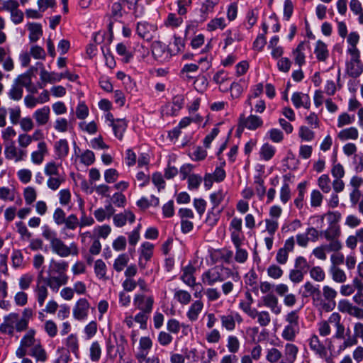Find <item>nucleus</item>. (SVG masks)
I'll return each instance as SVG.
<instances>
[{"label": "nucleus", "instance_id": "8fccbe9b", "mask_svg": "<svg viewBox=\"0 0 363 363\" xmlns=\"http://www.w3.org/2000/svg\"><path fill=\"white\" fill-rule=\"evenodd\" d=\"M23 197L26 203L30 205L36 200L37 191L33 187L27 186L23 190Z\"/></svg>", "mask_w": 363, "mask_h": 363}, {"label": "nucleus", "instance_id": "c756f323", "mask_svg": "<svg viewBox=\"0 0 363 363\" xmlns=\"http://www.w3.org/2000/svg\"><path fill=\"white\" fill-rule=\"evenodd\" d=\"M195 270V267L192 265H187L183 268L181 279L185 284L190 286H193L196 284V279L194 276Z\"/></svg>", "mask_w": 363, "mask_h": 363}, {"label": "nucleus", "instance_id": "aec40b11", "mask_svg": "<svg viewBox=\"0 0 363 363\" xmlns=\"http://www.w3.org/2000/svg\"><path fill=\"white\" fill-rule=\"evenodd\" d=\"M68 263L65 261H57L52 259L50 261L47 273L53 274H66Z\"/></svg>", "mask_w": 363, "mask_h": 363}, {"label": "nucleus", "instance_id": "864d4df0", "mask_svg": "<svg viewBox=\"0 0 363 363\" xmlns=\"http://www.w3.org/2000/svg\"><path fill=\"white\" fill-rule=\"evenodd\" d=\"M304 291L303 296L304 297H308L313 296L314 297L320 296V291L318 288H316L312 283L310 281H307L305 283L304 286Z\"/></svg>", "mask_w": 363, "mask_h": 363}, {"label": "nucleus", "instance_id": "b1692460", "mask_svg": "<svg viewBox=\"0 0 363 363\" xmlns=\"http://www.w3.org/2000/svg\"><path fill=\"white\" fill-rule=\"evenodd\" d=\"M55 153L57 159L63 160L69 154V147L66 139H60L54 145Z\"/></svg>", "mask_w": 363, "mask_h": 363}, {"label": "nucleus", "instance_id": "bf43d9fd", "mask_svg": "<svg viewBox=\"0 0 363 363\" xmlns=\"http://www.w3.org/2000/svg\"><path fill=\"white\" fill-rule=\"evenodd\" d=\"M323 196L319 190L314 189L311 194V206L312 207H319L322 204Z\"/></svg>", "mask_w": 363, "mask_h": 363}, {"label": "nucleus", "instance_id": "5701e85b", "mask_svg": "<svg viewBox=\"0 0 363 363\" xmlns=\"http://www.w3.org/2000/svg\"><path fill=\"white\" fill-rule=\"evenodd\" d=\"M291 101L296 108L301 106L308 109L311 106V100L308 94L301 92H295L293 94Z\"/></svg>", "mask_w": 363, "mask_h": 363}, {"label": "nucleus", "instance_id": "f8f14e48", "mask_svg": "<svg viewBox=\"0 0 363 363\" xmlns=\"http://www.w3.org/2000/svg\"><path fill=\"white\" fill-rule=\"evenodd\" d=\"M157 28L155 25L146 22H140L137 25V33L146 41L152 40L157 33Z\"/></svg>", "mask_w": 363, "mask_h": 363}, {"label": "nucleus", "instance_id": "473e14b6", "mask_svg": "<svg viewBox=\"0 0 363 363\" xmlns=\"http://www.w3.org/2000/svg\"><path fill=\"white\" fill-rule=\"evenodd\" d=\"M330 274L332 279L338 284L345 283L347 281V275L345 271L337 266H330Z\"/></svg>", "mask_w": 363, "mask_h": 363}, {"label": "nucleus", "instance_id": "423d86ee", "mask_svg": "<svg viewBox=\"0 0 363 363\" xmlns=\"http://www.w3.org/2000/svg\"><path fill=\"white\" fill-rule=\"evenodd\" d=\"M337 291L329 286H324L323 287V296L324 299L318 297H314L313 302L320 309L325 311L326 312L332 311L335 306V298L337 296Z\"/></svg>", "mask_w": 363, "mask_h": 363}, {"label": "nucleus", "instance_id": "6e6552de", "mask_svg": "<svg viewBox=\"0 0 363 363\" xmlns=\"http://www.w3.org/2000/svg\"><path fill=\"white\" fill-rule=\"evenodd\" d=\"M35 331L33 329L29 330L22 337L18 347L16 350V355L18 358L25 357L28 353V349L33 347L35 342Z\"/></svg>", "mask_w": 363, "mask_h": 363}, {"label": "nucleus", "instance_id": "7c9ffc66", "mask_svg": "<svg viewBox=\"0 0 363 363\" xmlns=\"http://www.w3.org/2000/svg\"><path fill=\"white\" fill-rule=\"evenodd\" d=\"M29 354L34 357L37 362H44L48 359L47 352L40 343H38L30 348Z\"/></svg>", "mask_w": 363, "mask_h": 363}, {"label": "nucleus", "instance_id": "6e6d98bb", "mask_svg": "<svg viewBox=\"0 0 363 363\" xmlns=\"http://www.w3.org/2000/svg\"><path fill=\"white\" fill-rule=\"evenodd\" d=\"M219 0H205L201 6V12L204 15V18L213 11L214 6L218 4Z\"/></svg>", "mask_w": 363, "mask_h": 363}, {"label": "nucleus", "instance_id": "4c0bfd02", "mask_svg": "<svg viewBox=\"0 0 363 363\" xmlns=\"http://www.w3.org/2000/svg\"><path fill=\"white\" fill-rule=\"evenodd\" d=\"M94 272L99 279H107L106 265L102 259H97L94 263Z\"/></svg>", "mask_w": 363, "mask_h": 363}, {"label": "nucleus", "instance_id": "de8ad7c7", "mask_svg": "<svg viewBox=\"0 0 363 363\" xmlns=\"http://www.w3.org/2000/svg\"><path fill=\"white\" fill-rule=\"evenodd\" d=\"M221 325L228 331H233L235 328V323L231 314L223 315L220 317Z\"/></svg>", "mask_w": 363, "mask_h": 363}, {"label": "nucleus", "instance_id": "bb28decb", "mask_svg": "<svg viewBox=\"0 0 363 363\" xmlns=\"http://www.w3.org/2000/svg\"><path fill=\"white\" fill-rule=\"evenodd\" d=\"M314 53L318 61L325 62L329 57L327 45L321 40H318L314 48Z\"/></svg>", "mask_w": 363, "mask_h": 363}, {"label": "nucleus", "instance_id": "a211bd4d", "mask_svg": "<svg viewBox=\"0 0 363 363\" xmlns=\"http://www.w3.org/2000/svg\"><path fill=\"white\" fill-rule=\"evenodd\" d=\"M135 219V216L132 211L129 210H125L122 213L114 215L113 221L116 226L121 228L124 226L127 221L130 223H133Z\"/></svg>", "mask_w": 363, "mask_h": 363}, {"label": "nucleus", "instance_id": "f257e3e1", "mask_svg": "<svg viewBox=\"0 0 363 363\" xmlns=\"http://www.w3.org/2000/svg\"><path fill=\"white\" fill-rule=\"evenodd\" d=\"M68 282L67 274H48L47 277L43 275V269H41L37 276L36 285L34 288L38 304L42 307L48 296L49 287L51 291L57 292L62 286Z\"/></svg>", "mask_w": 363, "mask_h": 363}, {"label": "nucleus", "instance_id": "a878e982", "mask_svg": "<svg viewBox=\"0 0 363 363\" xmlns=\"http://www.w3.org/2000/svg\"><path fill=\"white\" fill-rule=\"evenodd\" d=\"M203 308V302L200 300L195 301L193 303H191L188 311L186 312V316L189 320L191 322L197 320Z\"/></svg>", "mask_w": 363, "mask_h": 363}, {"label": "nucleus", "instance_id": "c03bdc74", "mask_svg": "<svg viewBox=\"0 0 363 363\" xmlns=\"http://www.w3.org/2000/svg\"><path fill=\"white\" fill-rule=\"evenodd\" d=\"M126 126L127 124L124 120L117 119L112 126L115 136L121 140Z\"/></svg>", "mask_w": 363, "mask_h": 363}, {"label": "nucleus", "instance_id": "7ed1b4c3", "mask_svg": "<svg viewBox=\"0 0 363 363\" xmlns=\"http://www.w3.org/2000/svg\"><path fill=\"white\" fill-rule=\"evenodd\" d=\"M43 238L50 242V248L53 253L61 257H67L69 255H77L79 250L74 242H72L69 246L57 236V233L49 228L45 227L43 233Z\"/></svg>", "mask_w": 363, "mask_h": 363}, {"label": "nucleus", "instance_id": "2eb2a0df", "mask_svg": "<svg viewBox=\"0 0 363 363\" xmlns=\"http://www.w3.org/2000/svg\"><path fill=\"white\" fill-rule=\"evenodd\" d=\"M48 153V147L45 141H40L38 143L37 150L30 153V161L33 164L40 165L45 156Z\"/></svg>", "mask_w": 363, "mask_h": 363}, {"label": "nucleus", "instance_id": "39448f33", "mask_svg": "<svg viewBox=\"0 0 363 363\" xmlns=\"http://www.w3.org/2000/svg\"><path fill=\"white\" fill-rule=\"evenodd\" d=\"M299 316L296 311H292L285 316L286 325L281 333L284 340L292 342L295 340L296 335L299 333Z\"/></svg>", "mask_w": 363, "mask_h": 363}, {"label": "nucleus", "instance_id": "393cba45", "mask_svg": "<svg viewBox=\"0 0 363 363\" xmlns=\"http://www.w3.org/2000/svg\"><path fill=\"white\" fill-rule=\"evenodd\" d=\"M115 213L113 206L109 203L105 208H99L94 211V216L99 222H103L106 218L109 219Z\"/></svg>", "mask_w": 363, "mask_h": 363}, {"label": "nucleus", "instance_id": "c9c22d12", "mask_svg": "<svg viewBox=\"0 0 363 363\" xmlns=\"http://www.w3.org/2000/svg\"><path fill=\"white\" fill-rule=\"evenodd\" d=\"M308 344L311 350L316 354L322 355L325 353V347L320 342L318 335H313L308 340Z\"/></svg>", "mask_w": 363, "mask_h": 363}, {"label": "nucleus", "instance_id": "69168bd1", "mask_svg": "<svg viewBox=\"0 0 363 363\" xmlns=\"http://www.w3.org/2000/svg\"><path fill=\"white\" fill-rule=\"evenodd\" d=\"M65 228L68 230H75L79 226V219L75 214H70L65 218V222L63 223Z\"/></svg>", "mask_w": 363, "mask_h": 363}, {"label": "nucleus", "instance_id": "72a5a7b5", "mask_svg": "<svg viewBox=\"0 0 363 363\" xmlns=\"http://www.w3.org/2000/svg\"><path fill=\"white\" fill-rule=\"evenodd\" d=\"M298 352V347L291 343H287L284 348V358L288 363H294L297 357Z\"/></svg>", "mask_w": 363, "mask_h": 363}, {"label": "nucleus", "instance_id": "a18cd8bd", "mask_svg": "<svg viewBox=\"0 0 363 363\" xmlns=\"http://www.w3.org/2000/svg\"><path fill=\"white\" fill-rule=\"evenodd\" d=\"M226 26L225 20L223 17L215 18L212 19L207 25V28L210 31L217 29L223 30Z\"/></svg>", "mask_w": 363, "mask_h": 363}, {"label": "nucleus", "instance_id": "e2e57ef3", "mask_svg": "<svg viewBox=\"0 0 363 363\" xmlns=\"http://www.w3.org/2000/svg\"><path fill=\"white\" fill-rule=\"evenodd\" d=\"M70 124L69 121L64 118H57L54 125V128L60 133H65L68 130Z\"/></svg>", "mask_w": 363, "mask_h": 363}, {"label": "nucleus", "instance_id": "79ce46f5", "mask_svg": "<svg viewBox=\"0 0 363 363\" xmlns=\"http://www.w3.org/2000/svg\"><path fill=\"white\" fill-rule=\"evenodd\" d=\"M59 167L60 165L57 164L55 162H48L44 167V173L48 177L60 175Z\"/></svg>", "mask_w": 363, "mask_h": 363}, {"label": "nucleus", "instance_id": "09e8293b", "mask_svg": "<svg viewBox=\"0 0 363 363\" xmlns=\"http://www.w3.org/2000/svg\"><path fill=\"white\" fill-rule=\"evenodd\" d=\"M31 77L32 70H28L24 74L18 76L16 79V83H17L20 86H24L26 89L32 84Z\"/></svg>", "mask_w": 363, "mask_h": 363}, {"label": "nucleus", "instance_id": "1a4fd4ad", "mask_svg": "<svg viewBox=\"0 0 363 363\" xmlns=\"http://www.w3.org/2000/svg\"><path fill=\"white\" fill-rule=\"evenodd\" d=\"M350 60L346 65V71L349 76L357 78L363 72V65L360 60V54H350Z\"/></svg>", "mask_w": 363, "mask_h": 363}, {"label": "nucleus", "instance_id": "f03ea898", "mask_svg": "<svg viewBox=\"0 0 363 363\" xmlns=\"http://www.w3.org/2000/svg\"><path fill=\"white\" fill-rule=\"evenodd\" d=\"M33 316L32 308H26L22 311L21 317L18 313H10L4 317V321L0 325V331L9 335H13L14 332L21 333L28 328L29 320Z\"/></svg>", "mask_w": 363, "mask_h": 363}, {"label": "nucleus", "instance_id": "c85d7f7f", "mask_svg": "<svg viewBox=\"0 0 363 363\" xmlns=\"http://www.w3.org/2000/svg\"><path fill=\"white\" fill-rule=\"evenodd\" d=\"M40 77L43 82L53 84L62 79V75L54 72H49L43 67L40 69Z\"/></svg>", "mask_w": 363, "mask_h": 363}, {"label": "nucleus", "instance_id": "4be33fe9", "mask_svg": "<svg viewBox=\"0 0 363 363\" xmlns=\"http://www.w3.org/2000/svg\"><path fill=\"white\" fill-rule=\"evenodd\" d=\"M50 109L49 106H43L41 108L37 109L33 113V118L35 120V122L38 125H45L50 119Z\"/></svg>", "mask_w": 363, "mask_h": 363}, {"label": "nucleus", "instance_id": "603ef678", "mask_svg": "<svg viewBox=\"0 0 363 363\" xmlns=\"http://www.w3.org/2000/svg\"><path fill=\"white\" fill-rule=\"evenodd\" d=\"M128 257L125 254L120 255L114 261L113 269L118 272H121L128 264Z\"/></svg>", "mask_w": 363, "mask_h": 363}, {"label": "nucleus", "instance_id": "338daca9", "mask_svg": "<svg viewBox=\"0 0 363 363\" xmlns=\"http://www.w3.org/2000/svg\"><path fill=\"white\" fill-rule=\"evenodd\" d=\"M182 22L183 19L181 17H177L174 13H169L164 24L167 27L175 28L180 26Z\"/></svg>", "mask_w": 363, "mask_h": 363}, {"label": "nucleus", "instance_id": "6ab92c4d", "mask_svg": "<svg viewBox=\"0 0 363 363\" xmlns=\"http://www.w3.org/2000/svg\"><path fill=\"white\" fill-rule=\"evenodd\" d=\"M240 123L242 125L251 130H256L263 124L262 118L255 115H250L247 118L242 116L240 118Z\"/></svg>", "mask_w": 363, "mask_h": 363}, {"label": "nucleus", "instance_id": "4468645a", "mask_svg": "<svg viewBox=\"0 0 363 363\" xmlns=\"http://www.w3.org/2000/svg\"><path fill=\"white\" fill-rule=\"evenodd\" d=\"M152 54L155 60L164 62L171 57V54L165 44L160 41H155L152 45Z\"/></svg>", "mask_w": 363, "mask_h": 363}, {"label": "nucleus", "instance_id": "cd10ccee", "mask_svg": "<svg viewBox=\"0 0 363 363\" xmlns=\"http://www.w3.org/2000/svg\"><path fill=\"white\" fill-rule=\"evenodd\" d=\"M29 30V40L34 43L38 41L43 35L42 26L40 23H29L27 24Z\"/></svg>", "mask_w": 363, "mask_h": 363}, {"label": "nucleus", "instance_id": "f3484780", "mask_svg": "<svg viewBox=\"0 0 363 363\" xmlns=\"http://www.w3.org/2000/svg\"><path fill=\"white\" fill-rule=\"evenodd\" d=\"M134 305L143 312L150 313L152 311L153 299L151 296L144 295H135L133 301Z\"/></svg>", "mask_w": 363, "mask_h": 363}, {"label": "nucleus", "instance_id": "ddd939ff", "mask_svg": "<svg viewBox=\"0 0 363 363\" xmlns=\"http://www.w3.org/2000/svg\"><path fill=\"white\" fill-rule=\"evenodd\" d=\"M274 291L279 296L284 297V303L288 307L294 306L296 303V297L293 294H289V289L285 284H279L274 286Z\"/></svg>", "mask_w": 363, "mask_h": 363}, {"label": "nucleus", "instance_id": "37998d69", "mask_svg": "<svg viewBox=\"0 0 363 363\" xmlns=\"http://www.w3.org/2000/svg\"><path fill=\"white\" fill-rule=\"evenodd\" d=\"M228 351L234 354L237 353L240 347V343L238 338L234 335H229L227 339V345Z\"/></svg>", "mask_w": 363, "mask_h": 363}, {"label": "nucleus", "instance_id": "f704fd0d", "mask_svg": "<svg viewBox=\"0 0 363 363\" xmlns=\"http://www.w3.org/2000/svg\"><path fill=\"white\" fill-rule=\"evenodd\" d=\"M359 40V35L356 32H351L347 37V43L349 48H347V52L349 54H360L359 50L357 48V45Z\"/></svg>", "mask_w": 363, "mask_h": 363}, {"label": "nucleus", "instance_id": "0e129e2a", "mask_svg": "<svg viewBox=\"0 0 363 363\" xmlns=\"http://www.w3.org/2000/svg\"><path fill=\"white\" fill-rule=\"evenodd\" d=\"M225 193L223 190H218L210 196L211 202L213 204V208L218 206L219 204L223 201Z\"/></svg>", "mask_w": 363, "mask_h": 363}, {"label": "nucleus", "instance_id": "a19ab883", "mask_svg": "<svg viewBox=\"0 0 363 363\" xmlns=\"http://www.w3.org/2000/svg\"><path fill=\"white\" fill-rule=\"evenodd\" d=\"M330 179L328 174H322L317 181V184L320 189L325 194H328L331 190Z\"/></svg>", "mask_w": 363, "mask_h": 363}, {"label": "nucleus", "instance_id": "e433bc0d", "mask_svg": "<svg viewBox=\"0 0 363 363\" xmlns=\"http://www.w3.org/2000/svg\"><path fill=\"white\" fill-rule=\"evenodd\" d=\"M65 345L67 347V351L72 352L76 357H78L79 352V340L76 335H69L65 341Z\"/></svg>", "mask_w": 363, "mask_h": 363}, {"label": "nucleus", "instance_id": "680f3d73", "mask_svg": "<svg viewBox=\"0 0 363 363\" xmlns=\"http://www.w3.org/2000/svg\"><path fill=\"white\" fill-rule=\"evenodd\" d=\"M354 121V116H350L347 113H341L337 118V127L342 128L345 125L352 124Z\"/></svg>", "mask_w": 363, "mask_h": 363}, {"label": "nucleus", "instance_id": "9d476101", "mask_svg": "<svg viewBox=\"0 0 363 363\" xmlns=\"http://www.w3.org/2000/svg\"><path fill=\"white\" fill-rule=\"evenodd\" d=\"M90 304L89 301L84 298H79L75 303L72 309L73 317L78 320H82L87 318Z\"/></svg>", "mask_w": 363, "mask_h": 363}, {"label": "nucleus", "instance_id": "3c124183", "mask_svg": "<svg viewBox=\"0 0 363 363\" xmlns=\"http://www.w3.org/2000/svg\"><path fill=\"white\" fill-rule=\"evenodd\" d=\"M199 67L195 64H188L184 66L182 69V72L184 75V77L187 79H192L195 77L194 75V73L197 72Z\"/></svg>", "mask_w": 363, "mask_h": 363}, {"label": "nucleus", "instance_id": "5fc2aeb1", "mask_svg": "<svg viewBox=\"0 0 363 363\" xmlns=\"http://www.w3.org/2000/svg\"><path fill=\"white\" fill-rule=\"evenodd\" d=\"M281 357V352L275 347H272L267 350L266 359L270 363H277L280 360Z\"/></svg>", "mask_w": 363, "mask_h": 363}, {"label": "nucleus", "instance_id": "052dcab7", "mask_svg": "<svg viewBox=\"0 0 363 363\" xmlns=\"http://www.w3.org/2000/svg\"><path fill=\"white\" fill-rule=\"evenodd\" d=\"M174 298L182 304H188L191 299V294L184 290H179L175 292Z\"/></svg>", "mask_w": 363, "mask_h": 363}, {"label": "nucleus", "instance_id": "ea45409f", "mask_svg": "<svg viewBox=\"0 0 363 363\" xmlns=\"http://www.w3.org/2000/svg\"><path fill=\"white\" fill-rule=\"evenodd\" d=\"M340 233V229L336 225H332L325 230L321 232V234L327 240L339 238Z\"/></svg>", "mask_w": 363, "mask_h": 363}, {"label": "nucleus", "instance_id": "49530a36", "mask_svg": "<svg viewBox=\"0 0 363 363\" xmlns=\"http://www.w3.org/2000/svg\"><path fill=\"white\" fill-rule=\"evenodd\" d=\"M16 191L14 189H10L6 186L0 187V200L4 201H13L15 199Z\"/></svg>", "mask_w": 363, "mask_h": 363}, {"label": "nucleus", "instance_id": "20e7f679", "mask_svg": "<svg viewBox=\"0 0 363 363\" xmlns=\"http://www.w3.org/2000/svg\"><path fill=\"white\" fill-rule=\"evenodd\" d=\"M232 277L235 283L239 282V274L238 272H233L231 269L220 266H216L202 274V281L203 284L213 286L218 282H222L229 277Z\"/></svg>", "mask_w": 363, "mask_h": 363}, {"label": "nucleus", "instance_id": "9b49d317", "mask_svg": "<svg viewBox=\"0 0 363 363\" xmlns=\"http://www.w3.org/2000/svg\"><path fill=\"white\" fill-rule=\"evenodd\" d=\"M330 328H335L334 337L336 339H344L345 328L341 321V316L338 313H333L328 319Z\"/></svg>", "mask_w": 363, "mask_h": 363}, {"label": "nucleus", "instance_id": "774afa93", "mask_svg": "<svg viewBox=\"0 0 363 363\" xmlns=\"http://www.w3.org/2000/svg\"><path fill=\"white\" fill-rule=\"evenodd\" d=\"M275 150L273 146L264 144L260 150V155L264 160H269L274 155Z\"/></svg>", "mask_w": 363, "mask_h": 363}, {"label": "nucleus", "instance_id": "2f4dec72", "mask_svg": "<svg viewBox=\"0 0 363 363\" xmlns=\"http://www.w3.org/2000/svg\"><path fill=\"white\" fill-rule=\"evenodd\" d=\"M359 137V132L357 128L350 127L342 129L337 134V138L342 140H357Z\"/></svg>", "mask_w": 363, "mask_h": 363}, {"label": "nucleus", "instance_id": "58836bf2", "mask_svg": "<svg viewBox=\"0 0 363 363\" xmlns=\"http://www.w3.org/2000/svg\"><path fill=\"white\" fill-rule=\"evenodd\" d=\"M65 180V177L62 174L49 177L47 180V186L50 189L56 191L60 188Z\"/></svg>", "mask_w": 363, "mask_h": 363}, {"label": "nucleus", "instance_id": "13d9d810", "mask_svg": "<svg viewBox=\"0 0 363 363\" xmlns=\"http://www.w3.org/2000/svg\"><path fill=\"white\" fill-rule=\"evenodd\" d=\"M44 330L50 337H55L58 331L57 324L52 320L45 321Z\"/></svg>", "mask_w": 363, "mask_h": 363}, {"label": "nucleus", "instance_id": "0eeeda50", "mask_svg": "<svg viewBox=\"0 0 363 363\" xmlns=\"http://www.w3.org/2000/svg\"><path fill=\"white\" fill-rule=\"evenodd\" d=\"M4 146V155L9 160L19 162L25 160L28 156L27 150H23L20 146L16 147L14 141H8Z\"/></svg>", "mask_w": 363, "mask_h": 363}, {"label": "nucleus", "instance_id": "412c9836", "mask_svg": "<svg viewBox=\"0 0 363 363\" xmlns=\"http://www.w3.org/2000/svg\"><path fill=\"white\" fill-rule=\"evenodd\" d=\"M308 48H309L308 43L301 42L292 52L295 63L299 67H301L305 63V52Z\"/></svg>", "mask_w": 363, "mask_h": 363}, {"label": "nucleus", "instance_id": "4d7b16f0", "mask_svg": "<svg viewBox=\"0 0 363 363\" xmlns=\"http://www.w3.org/2000/svg\"><path fill=\"white\" fill-rule=\"evenodd\" d=\"M23 88L17 83H15L9 90V96L14 101H19L23 96Z\"/></svg>", "mask_w": 363, "mask_h": 363}, {"label": "nucleus", "instance_id": "dca6fc26", "mask_svg": "<svg viewBox=\"0 0 363 363\" xmlns=\"http://www.w3.org/2000/svg\"><path fill=\"white\" fill-rule=\"evenodd\" d=\"M264 306L269 308L272 313L279 315L281 312V306L279 303L277 297L272 293L266 294L262 297Z\"/></svg>", "mask_w": 363, "mask_h": 363}]
</instances>
